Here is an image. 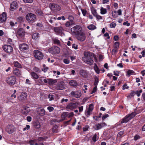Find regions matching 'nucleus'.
<instances>
[{
    "label": "nucleus",
    "instance_id": "obj_1",
    "mask_svg": "<svg viewBox=\"0 0 145 145\" xmlns=\"http://www.w3.org/2000/svg\"><path fill=\"white\" fill-rule=\"evenodd\" d=\"M26 19L28 23L32 24L36 21V16L32 13H29L26 15Z\"/></svg>",
    "mask_w": 145,
    "mask_h": 145
},
{
    "label": "nucleus",
    "instance_id": "obj_2",
    "mask_svg": "<svg viewBox=\"0 0 145 145\" xmlns=\"http://www.w3.org/2000/svg\"><path fill=\"white\" fill-rule=\"evenodd\" d=\"M92 53L90 52H85L84 55L85 57V61L88 64L91 65L93 62V60Z\"/></svg>",
    "mask_w": 145,
    "mask_h": 145
},
{
    "label": "nucleus",
    "instance_id": "obj_3",
    "mask_svg": "<svg viewBox=\"0 0 145 145\" xmlns=\"http://www.w3.org/2000/svg\"><path fill=\"white\" fill-rule=\"evenodd\" d=\"M49 7L51 10L54 12H58L61 9L60 5L55 3H50L49 5Z\"/></svg>",
    "mask_w": 145,
    "mask_h": 145
},
{
    "label": "nucleus",
    "instance_id": "obj_4",
    "mask_svg": "<svg viewBox=\"0 0 145 145\" xmlns=\"http://www.w3.org/2000/svg\"><path fill=\"white\" fill-rule=\"evenodd\" d=\"M33 55L35 58L39 60L42 59L44 57L43 53L38 50H35L33 51Z\"/></svg>",
    "mask_w": 145,
    "mask_h": 145
},
{
    "label": "nucleus",
    "instance_id": "obj_5",
    "mask_svg": "<svg viewBox=\"0 0 145 145\" xmlns=\"http://www.w3.org/2000/svg\"><path fill=\"white\" fill-rule=\"evenodd\" d=\"M60 48L57 46H54L49 48L48 52L53 55L57 54L60 52Z\"/></svg>",
    "mask_w": 145,
    "mask_h": 145
},
{
    "label": "nucleus",
    "instance_id": "obj_6",
    "mask_svg": "<svg viewBox=\"0 0 145 145\" xmlns=\"http://www.w3.org/2000/svg\"><path fill=\"white\" fill-rule=\"evenodd\" d=\"M7 82L9 85L12 86L15 83L16 78L14 76H10L7 78Z\"/></svg>",
    "mask_w": 145,
    "mask_h": 145
},
{
    "label": "nucleus",
    "instance_id": "obj_7",
    "mask_svg": "<svg viewBox=\"0 0 145 145\" xmlns=\"http://www.w3.org/2000/svg\"><path fill=\"white\" fill-rule=\"evenodd\" d=\"M3 49L4 51L8 53H10L13 51V47L7 44L4 45L3 47Z\"/></svg>",
    "mask_w": 145,
    "mask_h": 145
},
{
    "label": "nucleus",
    "instance_id": "obj_8",
    "mask_svg": "<svg viewBox=\"0 0 145 145\" xmlns=\"http://www.w3.org/2000/svg\"><path fill=\"white\" fill-rule=\"evenodd\" d=\"M15 130L14 126L12 125H8L5 129L6 131L9 134L13 133Z\"/></svg>",
    "mask_w": 145,
    "mask_h": 145
},
{
    "label": "nucleus",
    "instance_id": "obj_9",
    "mask_svg": "<svg viewBox=\"0 0 145 145\" xmlns=\"http://www.w3.org/2000/svg\"><path fill=\"white\" fill-rule=\"evenodd\" d=\"M77 39L80 41H83L86 39V36L84 33H78L76 36Z\"/></svg>",
    "mask_w": 145,
    "mask_h": 145
},
{
    "label": "nucleus",
    "instance_id": "obj_10",
    "mask_svg": "<svg viewBox=\"0 0 145 145\" xmlns=\"http://www.w3.org/2000/svg\"><path fill=\"white\" fill-rule=\"evenodd\" d=\"M78 103H71L69 104L67 106L66 108L71 110H73L77 108Z\"/></svg>",
    "mask_w": 145,
    "mask_h": 145
},
{
    "label": "nucleus",
    "instance_id": "obj_11",
    "mask_svg": "<svg viewBox=\"0 0 145 145\" xmlns=\"http://www.w3.org/2000/svg\"><path fill=\"white\" fill-rule=\"evenodd\" d=\"M70 93L72 96L76 98H79L82 95L81 92L80 91H72Z\"/></svg>",
    "mask_w": 145,
    "mask_h": 145
},
{
    "label": "nucleus",
    "instance_id": "obj_12",
    "mask_svg": "<svg viewBox=\"0 0 145 145\" xmlns=\"http://www.w3.org/2000/svg\"><path fill=\"white\" fill-rule=\"evenodd\" d=\"M106 125V124L105 122L97 123L95 125V129L97 130L100 129Z\"/></svg>",
    "mask_w": 145,
    "mask_h": 145
},
{
    "label": "nucleus",
    "instance_id": "obj_13",
    "mask_svg": "<svg viewBox=\"0 0 145 145\" xmlns=\"http://www.w3.org/2000/svg\"><path fill=\"white\" fill-rule=\"evenodd\" d=\"M27 96L26 93L25 92H22L18 97V99L20 101L23 102L26 99Z\"/></svg>",
    "mask_w": 145,
    "mask_h": 145
},
{
    "label": "nucleus",
    "instance_id": "obj_14",
    "mask_svg": "<svg viewBox=\"0 0 145 145\" xmlns=\"http://www.w3.org/2000/svg\"><path fill=\"white\" fill-rule=\"evenodd\" d=\"M19 47L20 50L24 52L27 50L29 48L28 46L25 43L20 44L19 45Z\"/></svg>",
    "mask_w": 145,
    "mask_h": 145
},
{
    "label": "nucleus",
    "instance_id": "obj_15",
    "mask_svg": "<svg viewBox=\"0 0 145 145\" xmlns=\"http://www.w3.org/2000/svg\"><path fill=\"white\" fill-rule=\"evenodd\" d=\"M18 7V5L16 2L13 1L10 4V10L12 11L15 10Z\"/></svg>",
    "mask_w": 145,
    "mask_h": 145
},
{
    "label": "nucleus",
    "instance_id": "obj_16",
    "mask_svg": "<svg viewBox=\"0 0 145 145\" xmlns=\"http://www.w3.org/2000/svg\"><path fill=\"white\" fill-rule=\"evenodd\" d=\"M7 19V15L5 12H3L0 15V23L5 22Z\"/></svg>",
    "mask_w": 145,
    "mask_h": 145
},
{
    "label": "nucleus",
    "instance_id": "obj_17",
    "mask_svg": "<svg viewBox=\"0 0 145 145\" xmlns=\"http://www.w3.org/2000/svg\"><path fill=\"white\" fill-rule=\"evenodd\" d=\"M54 29L56 33L59 34L61 33L63 30L62 27L61 26L54 27Z\"/></svg>",
    "mask_w": 145,
    "mask_h": 145
},
{
    "label": "nucleus",
    "instance_id": "obj_18",
    "mask_svg": "<svg viewBox=\"0 0 145 145\" xmlns=\"http://www.w3.org/2000/svg\"><path fill=\"white\" fill-rule=\"evenodd\" d=\"M13 73L14 74L18 77H20L22 75V72L20 70L17 68L13 70Z\"/></svg>",
    "mask_w": 145,
    "mask_h": 145
},
{
    "label": "nucleus",
    "instance_id": "obj_19",
    "mask_svg": "<svg viewBox=\"0 0 145 145\" xmlns=\"http://www.w3.org/2000/svg\"><path fill=\"white\" fill-rule=\"evenodd\" d=\"M130 120L131 118H129L128 115H127L123 118L121 121V123H127Z\"/></svg>",
    "mask_w": 145,
    "mask_h": 145
},
{
    "label": "nucleus",
    "instance_id": "obj_20",
    "mask_svg": "<svg viewBox=\"0 0 145 145\" xmlns=\"http://www.w3.org/2000/svg\"><path fill=\"white\" fill-rule=\"evenodd\" d=\"M18 35L21 37H22L25 35V32L24 29L22 28L19 29L17 32Z\"/></svg>",
    "mask_w": 145,
    "mask_h": 145
},
{
    "label": "nucleus",
    "instance_id": "obj_21",
    "mask_svg": "<svg viewBox=\"0 0 145 145\" xmlns=\"http://www.w3.org/2000/svg\"><path fill=\"white\" fill-rule=\"evenodd\" d=\"M30 74L31 76L35 79H37L39 78V76L34 71L31 72Z\"/></svg>",
    "mask_w": 145,
    "mask_h": 145
},
{
    "label": "nucleus",
    "instance_id": "obj_22",
    "mask_svg": "<svg viewBox=\"0 0 145 145\" xmlns=\"http://www.w3.org/2000/svg\"><path fill=\"white\" fill-rule=\"evenodd\" d=\"M72 28L74 30V32H78L81 30V27L79 25H76L73 27Z\"/></svg>",
    "mask_w": 145,
    "mask_h": 145
},
{
    "label": "nucleus",
    "instance_id": "obj_23",
    "mask_svg": "<svg viewBox=\"0 0 145 145\" xmlns=\"http://www.w3.org/2000/svg\"><path fill=\"white\" fill-rule=\"evenodd\" d=\"M56 88L58 90H62L64 89V87L63 85L61 83L59 84L56 86Z\"/></svg>",
    "mask_w": 145,
    "mask_h": 145
},
{
    "label": "nucleus",
    "instance_id": "obj_24",
    "mask_svg": "<svg viewBox=\"0 0 145 145\" xmlns=\"http://www.w3.org/2000/svg\"><path fill=\"white\" fill-rule=\"evenodd\" d=\"M39 37V34L38 33H35L32 35V39L34 40H36Z\"/></svg>",
    "mask_w": 145,
    "mask_h": 145
},
{
    "label": "nucleus",
    "instance_id": "obj_25",
    "mask_svg": "<svg viewBox=\"0 0 145 145\" xmlns=\"http://www.w3.org/2000/svg\"><path fill=\"white\" fill-rule=\"evenodd\" d=\"M69 84L71 86L74 87L77 86L78 84L77 82L76 81L74 80H71L69 82Z\"/></svg>",
    "mask_w": 145,
    "mask_h": 145
},
{
    "label": "nucleus",
    "instance_id": "obj_26",
    "mask_svg": "<svg viewBox=\"0 0 145 145\" xmlns=\"http://www.w3.org/2000/svg\"><path fill=\"white\" fill-rule=\"evenodd\" d=\"M13 64L14 66L15 67L19 68H21L22 67L21 64L17 61H14L13 63Z\"/></svg>",
    "mask_w": 145,
    "mask_h": 145
},
{
    "label": "nucleus",
    "instance_id": "obj_27",
    "mask_svg": "<svg viewBox=\"0 0 145 145\" xmlns=\"http://www.w3.org/2000/svg\"><path fill=\"white\" fill-rule=\"evenodd\" d=\"M68 113L67 112H63L61 115V118L62 120H63L65 119V118L68 116Z\"/></svg>",
    "mask_w": 145,
    "mask_h": 145
},
{
    "label": "nucleus",
    "instance_id": "obj_28",
    "mask_svg": "<svg viewBox=\"0 0 145 145\" xmlns=\"http://www.w3.org/2000/svg\"><path fill=\"white\" fill-rule=\"evenodd\" d=\"M54 44H57L58 46H60L61 44L60 41L56 38H55L53 40Z\"/></svg>",
    "mask_w": 145,
    "mask_h": 145
},
{
    "label": "nucleus",
    "instance_id": "obj_29",
    "mask_svg": "<svg viewBox=\"0 0 145 145\" xmlns=\"http://www.w3.org/2000/svg\"><path fill=\"white\" fill-rule=\"evenodd\" d=\"M75 24L74 22H72L69 21H68L65 23V25L66 27H69L71 25H74Z\"/></svg>",
    "mask_w": 145,
    "mask_h": 145
},
{
    "label": "nucleus",
    "instance_id": "obj_30",
    "mask_svg": "<svg viewBox=\"0 0 145 145\" xmlns=\"http://www.w3.org/2000/svg\"><path fill=\"white\" fill-rule=\"evenodd\" d=\"M79 73L80 75L83 77L87 75L86 71L84 70H80Z\"/></svg>",
    "mask_w": 145,
    "mask_h": 145
},
{
    "label": "nucleus",
    "instance_id": "obj_31",
    "mask_svg": "<svg viewBox=\"0 0 145 145\" xmlns=\"http://www.w3.org/2000/svg\"><path fill=\"white\" fill-rule=\"evenodd\" d=\"M33 126L36 128L39 129L40 127V125L38 121H36L33 123Z\"/></svg>",
    "mask_w": 145,
    "mask_h": 145
},
{
    "label": "nucleus",
    "instance_id": "obj_32",
    "mask_svg": "<svg viewBox=\"0 0 145 145\" xmlns=\"http://www.w3.org/2000/svg\"><path fill=\"white\" fill-rule=\"evenodd\" d=\"M48 84L50 85H53L57 82L56 80L52 79H48Z\"/></svg>",
    "mask_w": 145,
    "mask_h": 145
},
{
    "label": "nucleus",
    "instance_id": "obj_33",
    "mask_svg": "<svg viewBox=\"0 0 145 145\" xmlns=\"http://www.w3.org/2000/svg\"><path fill=\"white\" fill-rule=\"evenodd\" d=\"M101 13L102 14H105L107 12L106 9L101 7L100 9Z\"/></svg>",
    "mask_w": 145,
    "mask_h": 145
},
{
    "label": "nucleus",
    "instance_id": "obj_34",
    "mask_svg": "<svg viewBox=\"0 0 145 145\" xmlns=\"http://www.w3.org/2000/svg\"><path fill=\"white\" fill-rule=\"evenodd\" d=\"M57 128L58 127L57 125H55L54 126L52 130V132L54 133H57L58 132V131Z\"/></svg>",
    "mask_w": 145,
    "mask_h": 145
},
{
    "label": "nucleus",
    "instance_id": "obj_35",
    "mask_svg": "<svg viewBox=\"0 0 145 145\" xmlns=\"http://www.w3.org/2000/svg\"><path fill=\"white\" fill-rule=\"evenodd\" d=\"M33 70L35 72L39 73L41 72V70L35 66L33 67Z\"/></svg>",
    "mask_w": 145,
    "mask_h": 145
},
{
    "label": "nucleus",
    "instance_id": "obj_36",
    "mask_svg": "<svg viewBox=\"0 0 145 145\" xmlns=\"http://www.w3.org/2000/svg\"><path fill=\"white\" fill-rule=\"evenodd\" d=\"M36 13L38 15H41L42 14V10L40 9H37L36 11Z\"/></svg>",
    "mask_w": 145,
    "mask_h": 145
},
{
    "label": "nucleus",
    "instance_id": "obj_37",
    "mask_svg": "<svg viewBox=\"0 0 145 145\" xmlns=\"http://www.w3.org/2000/svg\"><path fill=\"white\" fill-rule=\"evenodd\" d=\"M48 69V67H46L45 65H43V67L42 69V71L44 72H46Z\"/></svg>",
    "mask_w": 145,
    "mask_h": 145
},
{
    "label": "nucleus",
    "instance_id": "obj_38",
    "mask_svg": "<svg viewBox=\"0 0 145 145\" xmlns=\"http://www.w3.org/2000/svg\"><path fill=\"white\" fill-rule=\"evenodd\" d=\"M134 73L135 72L134 71L131 70H128L127 72V74L129 76H130L131 75L134 74Z\"/></svg>",
    "mask_w": 145,
    "mask_h": 145
},
{
    "label": "nucleus",
    "instance_id": "obj_39",
    "mask_svg": "<svg viewBox=\"0 0 145 145\" xmlns=\"http://www.w3.org/2000/svg\"><path fill=\"white\" fill-rule=\"evenodd\" d=\"M136 115V112H132L130 114L128 115L129 118H131V119L133 118Z\"/></svg>",
    "mask_w": 145,
    "mask_h": 145
},
{
    "label": "nucleus",
    "instance_id": "obj_40",
    "mask_svg": "<svg viewBox=\"0 0 145 145\" xmlns=\"http://www.w3.org/2000/svg\"><path fill=\"white\" fill-rule=\"evenodd\" d=\"M88 28L89 30H93L95 29V26L93 24H91L88 27Z\"/></svg>",
    "mask_w": 145,
    "mask_h": 145
},
{
    "label": "nucleus",
    "instance_id": "obj_41",
    "mask_svg": "<svg viewBox=\"0 0 145 145\" xmlns=\"http://www.w3.org/2000/svg\"><path fill=\"white\" fill-rule=\"evenodd\" d=\"M7 43L13 45L14 44V41L11 39L8 38L7 40Z\"/></svg>",
    "mask_w": 145,
    "mask_h": 145
},
{
    "label": "nucleus",
    "instance_id": "obj_42",
    "mask_svg": "<svg viewBox=\"0 0 145 145\" xmlns=\"http://www.w3.org/2000/svg\"><path fill=\"white\" fill-rule=\"evenodd\" d=\"M135 94V92L134 91H132L131 92L129 93L128 95L127 96V97L131 98L133 97Z\"/></svg>",
    "mask_w": 145,
    "mask_h": 145
},
{
    "label": "nucleus",
    "instance_id": "obj_43",
    "mask_svg": "<svg viewBox=\"0 0 145 145\" xmlns=\"http://www.w3.org/2000/svg\"><path fill=\"white\" fill-rule=\"evenodd\" d=\"M94 69L97 73V74L99 73V69L96 64H95V66L94 67Z\"/></svg>",
    "mask_w": 145,
    "mask_h": 145
},
{
    "label": "nucleus",
    "instance_id": "obj_44",
    "mask_svg": "<svg viewBox=\"0 0 145 145\" xmlns=\"http://www.w3.org/2000/svg\"><path fill=\"white\" fill-rule=\"evenodd\" d=\"M68 19L69 20V21L74 22L73 21L74 17L72 15H69L68 16Z\"/></svg>",
    "mask_w": 145,
    "mask_h": 145
},
{
    "label": "nucleus",
    "instance_id": "obj_45",
    "mask_svg": "<svg viewBox=\"0 0 145 145\" xmlns=\"http://www.w3.org/2000/svg\"><path fill=\"white\" fill-rule=\"evenodd\" d=\"M119 47V43L118 42H116L114 45V47L118 49Z\"/></svg>",
    "mask_w": 145,
    "mask_h": 145
},
{
    "label": "nucleus",
    "instance_id": "obj_46",
    "mask_svg": "<svg viewBox=\"0 0 145 145\" xmlns=\"http://www.w3.org/2000/svg\"><path fill=\"white\" fill-rule=\"evenodd\" d=\"M54 95L53 94H49L48 95V97L50 101H52L54 100Z\"/></svg>",
    "mask_w": 145,
    "mask_h": 145
},
{
    "label": "nucleus",
    "instance_id": "obj_47",
    "mask_svg": "<svg viewBox=\"0 0 145 145\" xmlns=\"http://www.w3.org/2000/svg\"><path fill=\"white\" fill-rule=\"evenodd\" d=\"M92 111H90V110H88L85 112V114L86 116L88 117L91 114Z\"/></svg>",
    "mask_w": 145,
    "mask_h": 145
},
{
    "label": "nucleus",
    "instance_id": "obj_48",
    "mask_svg": "<svg viewBox=\"0 0 145 145\" xmlns=\"http://www.w3.org/2000/svg\"><path fill=\"white\" fill-rule=\"evenodd\" d=\"M112 15L114 18H116L118 16L116 14V11L114 10L112 12Z\"/></svg>",
    "mask_w": 145,
    "mask_h": 145
},
{
    "label": "nucleus",
    "instance_id": "obj_49",
    "mask_svg": "<svg viewBox=\"0 0 145 145\" xmlns=\"http://www.w3.org/2000/svg\"><path fill=\"white\" fill-rule=\"evenodd\" d=\"M99 82V79L98 78L96 77L95 78V81L94 83V85H95V86H97V85L98 84V83Z\"/></svg>",
    "mask_w": 145,
    "mask_h": 145
},
{
    "label": "nucleus",
    "instance_id": "obj_50",
    "mask_svg": "<svg viewBox=\"0 0 145 145\" xmlns=\"http://www.w3.org/2000/svg\"><path fill=\"white\" fill-rule=\"evenodd\" d=\"M40 112L39 113V114L41 115H44L45 114V111L43 109H41L40 110Z\"/></svg>",
    "mask_w": 145,
    "mask_h": 145
},
{
    "label": "nucleus",
    "instance_id": "obj_51",
    "mask_svg": "<svg viewBox=\"0 0 145 145\" xmlns=\"http://www.w3.org/2000/svg\"><path fill=\"white\" fill-rule=\"evenodd\" d=\"M91 12L92 14L94 16H95L97 15V13L96 10L93 9L92 10Z\"/></svg>",
    "mask_w": 145,
    "mask_h": 145
},
{
    "label": "nucleus",
    "instance_id": "obj_52",
    "mask_svg": "<svg viewBox=\"0 0 145 145\" xmlns=\"http://www.w3.org/2000/svg\"><path fill=\"white\" fill-rule=\"evenodd\" d=\"M93 109V104H91L89 105L88 110L90 111H92Z\"/></svg>",
    "mask_w": 145,
    "mask_h": 145
},
{
    "label": "nucleus",
    "instance_id": "obj_53",
    "mask_svg": "<svg viewBox=\"0 0 145 145\" xmlns=\"http://www.w3.org/2000/svg\"><path fill=\"white\" fill-rule=\"evenodd\" d=\"M140 137L137 135H135L134 137V140H137L138 139H140Z\"/></svg>",
    "mask_w": 145,
    "mask_h": 145
},
{
    "label": "nucleus",
    "instance_id": "obj_54",
    "mask_svg": "<svg viewBox=\"0 0 145 145\" xmlns=\"http://www.w3.org/2000/svg\"><path fill=\"white\" fill-rule=\"evenodd\" d=\"M58 122L56 119H53L51 120L50 121V124H53L55 123L56 122Z\"/></svg>",
    "mask_w": 145,
    "mask_h": 145
},
{
    "label": "nucleus",
    "instance_id": "obj_55",
    "mask_svg": "<svg viewBox=\"0 0 145 145\" xmlns=\"http://www.w3.org/2000/svg\"><path fill=\"white\" fill-rule=\"evenodd\" d=\"M116 25V24L114 22H112L110 24V27L111 28H114Z\"/></svg>",
    "mask_w": 145,
    "mask_h": 145
},
{
    "label": "nucleus",
    "instance_id": "obj_56",
    "mask_svg": "<svg viewBox=\"0 0 145 145\" xmlns=\"http://www.w3.org/2000/svg\"><path fill=\"white\" fill-rule=\"evenodd\" d=\"M97 135L95 134L92 138V140L93 142H95L97 141Z\"/></svg>",
    "mask_w": 145,
    "mask_h": 145
},
{
    "label": "nucleus",
    "instance_id": "obj_57",
    "mask_svg": "<svg viewBox=\"0 0 145 145\" xmlns=\"http://www.w3.org/2000/svg\"><path fill=\"white\" fill-rule=\"evenodd\" d=\"M123 133L124 132L123 131H121L119 132L117 136L120 137L123 135Z\"/></svg>",
    "mask_w": 145,
    "mask_h": 145
},
{
    "label": "nucleus",
    "instance_id": "obj_58",
    "mask_svg": "<svg viewBox=\"0 0 145 145\" xmlns=\"http://www.w3.org/2000/svg\"><path fill=\"white\" fill-rule=\"evenodd\" d=\"M25 3H32L33 1V0H23Z\"/></svg>",
    "mask_w": 145,
    "mask_h": 145
},
{
    "label": "nucleus",
    "instance_id": "obj_59",
    "mask_svg": "<svg viewBox=\"0 0 145 145\" xmlns=\"http://www.w3.org/2000/svg\"><path fill=\"white\" fill-rule=\"evenodd\" d=\"M48 110L50 112H51L54 110V108L52 106H48L47 108Z\"/></svg>",
    "mask_w": 145,
    "mask_h": 145
},
{
    "label": "nucleus",
    "instance_id": "obj_60",
    "mask_svg": "<svg viewBox=\"0 0 145 145\" xmlns=\"http://www.w3.org/2000/svg\"><path fill=\"white\" fill-rule=\"evenodd\" d=\"M127 85L125 83L123 84V89L124 90L125 89H128L129 88V87L127 86Z\"/></svg>",
    "mask_w": 145,
    "mask_h": 145
},
{
    "label": "nucleus",
    "instance_id": "obj_61",
    "mask_svg": "<svg viewBox=\"0 0 145 145\" xmlns=\"http://www.w3.org/2000/svg\"><path fill=\"white\" fill-rule=\"evenodd\" d=\"M81 10L83 15L84 16H85L87 12L86 11V10L82 9Z\"/></svg>",
    "mask_w": 145,
    "mask_h": 145
},
{
    "label": "nucleus",
    "instance_id": "obj_62",
    "mask_svg": "<svg viewBox=\"0 0 145 145\" xmlns=\"http://www.w3.org/2000/svg\"><path fill=\"white\" fill-rule=\"evenodd\" d=\"M72 48L76 50L78 49V45L75 44H73L72 45Z\"/></svg>",
    "mask_w": 145,
    "mask_h": 145
},
{
    "label": "nucleus",
    "instance_id": "obj_63",
    "mask_svg": "<svg viewBox=\"0 0 145 145\" xmlns=\"http://www.w3.org/2000/svg\"><path fill=\"white\" fill-rule=\"evenodd\" d=\"M97 90V86H95V87L93 88V89L91 93V94H92L95 92Z\"/></svg>",
    "mask_w": 145,
    "mask_h": 145
},
{
    "label": "nucleus",
    "instance_id": "obj_64",
    "mask_svg": "<svg viewBox=\"0 0 145 145\" xmlns=\"http://www.w3.org/2000/svg\"><path fill=\"white\" fill-rule=\"evenodd\" d=\"M63 62L66 64H68L69 63V61L67 59H65L63 60Z\"/></svg>",
    "mask_w": 145,
    "mask_h": 145
}]
</instances>
